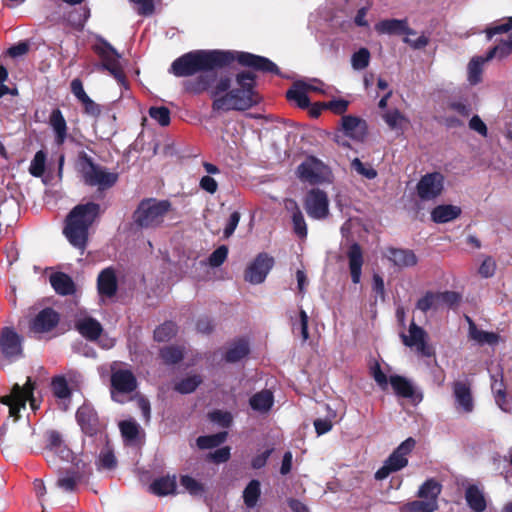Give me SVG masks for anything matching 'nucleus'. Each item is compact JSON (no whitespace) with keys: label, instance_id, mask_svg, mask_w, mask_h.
I'll return each mask as SVG.
<instances>
[{"label":"nucleus","instance_id":"obj_1","mask_svg":"<svg viewBox=\"0 0 512 512\" xmlns=\"http://www.w3.org/2000/svg\"><path fill=\"white\" fill-rule=\"evenodd\" d=\"M234 61L256 71L281 74L279 67L264 56L217 49H199L187 52L172 62L169 72L176 77H189L198 74L195 78L184 81L183 87L186 92L199 95L212 88L218 78L217 69L228 67Z\"/></svg>","mask_w":512,"mask_h":512},{"label":"nucleus","instance_id":"obj_2","mask_svg":"<svg viewBox=\"0 0 512 512\" xmlns=\"http://www.w3.org/2000/svg\"><path fill=\"white\" fill-rule=\"evenodd\" d=\"M235 82L236 86L232 88L230 76L223 75L218 77L212 85L208 93L213 99L212 110L214 112L245 111L258 104L255 74L242 71L236 74Z\"/></svg>","mask_w":512,"mask_h":512},{"label":"nucleus","instance_id":"obj_3","mask_svg":"<svg viewBox=\"0 0 512 512\" xmlns=\"http://www.w3.org/2000/svg\"><path fill=\"white\" fill-rule=\"evenodd\" d=\"M100 205L87 202L75 206L66 218L63 233L69 243L80 250H84L88 240V231L100 214Z\"/></svg>","mask_w":512,"mask_h":512},{"label":"nucleus","instance_id":"obj_4","mask_svg":"<svg viewBox=\"0 0 512 512\" xmlns=\"http://www.w3.org/2000/svg\"><path fill=\"white\" fill-rule=\"evenodd\" d=\"M170 207L171 203L168 200L143 199L134 211V223L140 228H156L164 221Z\"/></svg>","mask_w":512,"mask_h":512},{"label":"nucleus","instance_id":"obj_5","mask_svg":"<svg viewBox=\"0 0 512 512\" xmlns=\"http://www.w3.org/2000/svg\"><path fill=\"white\" fill-rule=\"evenodd\" d=\"M78 163L83 180L89 186H97L100 190H104L114 186L118 180L117 173L108 172L102 166L95 164L84 151L79 153Z\"/></svg>","mask_w":512,"mask_h":512},{"label":"nucleus","instance_id":"obj_6","mask_svg":"<svg viewBox=\"0 0 512 512\" xmlns=\"http://www.w3.org/2000/svg\"><path fill=\"white\" fill-rule=\"evenodd\" d=\"M34 388L31 378L28 377L24 386L15 384L9 396L1 397L0 401L2 404L9 407V415L11 417H14L15 419L20 417L19 413L21 409L26 407V401L30 402V406L33 410L38 408L33 394Z\"/></svg>","mask_w":512,"mask_h":512},{"label":"nucleus","instance_id":"obj_7","mask_svg":"<svg viewBox=\"0 0 512 512\" xmlns=\"http://www.w3.org/2000/svg\"><path fill=\"white\" fill-rule=\"evenodd\" d=\"M416 445L414 438L409 437L404 440L384 461L382 467H380L375 473V479L384 480L391 473L397 472L408 465L407 455L412 452Z\"/></svg>","mask_w":512,"mask_h":512},{"label":"nucleus","instance_id":"obj_8","mask_svg":"<svg viewBox=\"0 0 512 512\" xmlns=\"http://www.w3.org/2000/svg\"><path fill=\"white\" fill-rule=\"evenodd\" d=\"M91 474L90 462L78 459L71 467L59 470L56 486L65 492H74L77 485L87 480Z\"/></svg>","mask_w":512,"mask_h":512},{"label":"nucleus","instance_id":"obj_9","mask_svg":"<svg viewBox=\"0 0 512 512\" xmlns=\"http://www.w3.org/2000/svg\"><path fill=\"white\" fill-rule=\"evenodd\" d=\"M296 174L302 182L316 185L329 181L331 170L316 157L309 156L297 167Z\"/></svg>","mask_w":512,"mask_h":512},{"label":"nucleus","instance_id":"obj_10","mask_svg":"<svg viewBox=\"0 0 512 512\" xmlns=\"http://www.w3.org/2000/svg\"><path fill=\"white\" fill-rule=\"evenodd\" d=\"M111 398L117 403H124L126 395L137 388V379L129 369L111 370Z\"/></svg>","mask_w":512,"mask_h":512},{"label":"nucleus","instance_id":"obj_11","mask_svg":"<svg viewBox=\"0 0 512 512\" xmlns=\"http://www.w3.org/2000/svg\"><path fill=\"white\" fill-rule=\"evenodd\" d=\"M23 337L13 327L0 331V351L4 359L15 362L23 357Z\"/></svg>","mask_w":512,"mask_h":512},{"label":"nucleus","instance_id":"obj_12","mask_svg":"<svg viewBox=\"0 0 512 512\" xmlns=\"http://www.w3.org/2000/svg\"><path fill=\"white\" fill-rule=\"evenodd\" d=\"M304 208L307 215L314 220H324L329 216V199L325 191L313 188L304 198Z\"/></svg>","mask_w":512,"mask_h":512},{"label":"nucleus","instance_id":"obj_13","mask_svg":"<svg viewBox=\"0 0 512 512\" xmlns=\"http://www.w3.org/2000/svg\"><path fill=\"white\" fill-rule=\"evenodd\" d=\"M444 176L440 172L423 175L417 183L416 191L422 201H431L439 197L444 190Z\"/></svg>","mask_w":512,"mask_h":512},{"label":"nucleus","instance_id":"obj_14","mask_svg":"<svg viewBox=\"0 0 512 512\" xmlns=\"http://www.w3.org/2000/svg\"><path fill=\"white\" fill-rule=\"evenodd\" d=\"M274 266V258L267 253H259L245 270L244 279L253 284H261Z\"/></svg>","mask_w":512,"mask_h":512},{"label":"nucleus","instance_id":"obj_15","mask_svg":"<svg viewBox=\"0 0 512 512\" xmlns=\"http://www.w3.org/2000/svg\"><path fill=\"white\" fill-rule=\"evenodd\" d=\"M76 421L81 431L89 437L97 435L102 429L98 414L90 404L84 403L77 409Z\"/></svg>","mask_w":512,"mask_h":512},{"label":"nucleus","instance_id":"obj_16","mask_svg":"<svg viewBox=\"0 0 512 512\" xmlns=\"http://www.w3.org/2000/svg\"><path fill=\"white\" fill-rule=\"evenodd\" d=\"M400 336L405 346L414 347L424 357L432 356V350L426 342L427 333L422 327L412 322L409 326V335L402 333Z\"/></svg>","mask_w":512,"mask_h":512},{"label":"nucleus","instance_id":"obj_17","mask_svg":"<svg viewBox=\"0 0 512 512\" xmlns=\"http://www.w3.org/2000/svg\"><path fill=\"white\" fill-rule=\"evenodd\" d=\"M452 391L457 411L471 413L474 410V399L470 384L462 380L454 381Z\"/></svg>","mask_w":512,"mask_h":512},{"label":"nucleus","instance_id":"obj_18","mask_svg":"<svg viewBox=\"0 0 512 512\" xmlns=\"http://www.w3.org/2000/svg\"><path fill=\"white\" fill-rule=\"evenodd\" d=\"M341 127L345 136L358 142H363L367 136V122L353 115H345L341 118Z\"/></svg>","mask_w":512,"mask_h":512},{"label":"nucleus","instance_id":"obj_19","mask_svg":"<svg viewBox=\"0 0 512 512\" xmlns=\"http://www.w3.org/2000/svg\"><path fill=\"white\" fill-rule=\"evenodd\" d=\"M102 63L100 68L107 70L119 83L125 82V76L119 63L120 55L110 45L107 44V49L100 52Z\"/></svg>","mask_w":512,"mask_h":512},{"label":"nucleus","instance_id":"obj_20","mask_svg":"<svg viewBox=\"0 0 512 512\" xmlns=\"http://www.w3.org/2000/svg\"><path fill=\"white\" fill-rule=\"evenodd\" d=\"M384 257L399 269L410 268L418 263V258L411 249L388 247Z\"/></svg>","mask_w":512,"mask_h":512},{"label":"nucleus","instance_id":"obj_21","mask_svg":"<svg viewBox=\"0 0 512 512\" xmlns=\"http://www.w3.org/2000/svg\"><path fill=\"white\" fill-rule=\"evenodd\" d=\"M48 124L54 133V143L57 146H62L71 136L68 135L67 122L59 108L51 111L48 119Z\"/></svg>","mask_w":512,"mask_h":512},{"label":"nucleus","instance_id":"obj_22","mask_svg":"<svg viewBox=\"0 0 512 512\" xmlns=\"http://www.w3.org/2000/svg\"><path fill=\"white\" fill-rule=\"evenodd\" d=\"M375 29L378 33L387 35L416 34V31L409 27L407 19H384L375 25Z\"/></svg>","mask_w":512,"mask_h":512},{"label":"nucleus","instance_id":"obj_23","mask_svg":"<svg viewBox=\"0 0 512 512\" xmlns=\"http://www.w3.org/2000/svg\"><path fill=\"white\" fill-rule=\"evenodd\" d=\"M59 322V315L52 308L41 310L31 322V330L36 333L51 331Z\"/></svg>","mask_w":512,"mask_h":512},{"label":"nucleus","instance_id":"obj_24","mask_svg":"<svg viewBox=\"0 0 512 512\" xmlns=\"http://www.w3.org/2000/svg\"><path fill=\"white\" fill-rule=\"evenodd\" d=\"M347 258L352 282L358 284L361 280L362 266L364 263L363 252L358 243L354 242L349 246Z\"/></svg>","mask_w":512,"mask_h":512},{"label":"nucleus","instance_id":"obj_25","mask_svg":"<svg viewBox=\"0 0 512 512\" xmlns=\"http://www.w3.org/2000/svg\"><path fill=\"white\" fill-rule=\"evenodd\" d=\"M98 292L108 298L113 297L117 292V278L113 268L103 269L97 278Z\"/></svg>","mask_w":512,"mask_h":512},{"label":"nucleus","instance_id":"obj_26","mask_svg":"<svg viewBox=\"0 0 512 512\" xmlns=\"http://www.w3.org/2000/svg\"><path fill=\"white\" fill-rule=\"evenodd\" d=\"M78 332L90 341L97 340L103 332L101 323L93 317L80 318L75 323Z\"/></svg>","mask_w":512,"mask_h":512},{"label":"nucleus","instance_id":"obj_27","mask_svg":"<svg viewBox=\"0 0 512 512\" xmlns=\"http://www.w3.org/2000/svg\"><path fill=\"white\" fill-rule=\"evenodd\" d=\"M49 282L58 295H73L76 291L73 279L64 272L52 273L49 277Z\"/></svg>","mask_w":512,"mask_h":512},{"label":"nucleus","instance_id":"obj_28","mask_svg":"<svg viewBox=\"0 0 512 512\" xmlns=\"http://www.w3.org/2000/svg\"><path fill=\"white\" fill-rule=\"evenodd\" d=\"M176 477L162 476L155 479L149 486V491L157 496H167L176 494Z\"/></svg>","mask_w":512,"mask_h":512},{"label":"nucleus","instance_id":"obj_29","mask_svg":"<svg viewBox=\"0 0 512 512\" xmlns=\"http://www.w3.org/2000/svg\"><path fill=\"white\" fill-rule=\"evenodd\" d=\"M274 404V395L270 390L264 389L249 399V405L252 410L259 413H267L271 410Z\"/></svg>","mask_w":512,"mask_h":512},{"label":"nucleus","instance_id":"obj_30","mask_svg":"<svg viewBox=\"0 0 512 512\" xmlns=\"http://www.w3.org/2000/svg\"><path fill=\"white\" fill-rule=\"evenodd\" d=\"M461 214V208L459 206L444 204L438 205L431 211V219L435 223H447L456 218Z\"/></svg>","mask_w":512,"mask_h":512},{"label":"nucleus","instance_id":"obj_31","mask_svg":"<svg viewBox=\"0 0 512 512\" xmlns=\"http://www.w3.org/2000/svg\"><path fill=\"white\" fill-rule=\"evenodd\" d=\"M491 380V390L494 394L496 404L502 411L509 412L510 406L506 399V390L502 373L491 375Z\"/></svg>","mask_w":512,"mask_h":512},{"label":"nucleus","instance_id":"obj_32","mask_svg":"<svg viewBox=\"0 0 512 512\" xmlns=\"http://www.w3.org/2000/svg\"><path fill=\"white\" fill-rule=\"evenodd\" d=\"M465 500L468 507L475 512H483L486 509V500L483 491L477 485H468L465 491Z\"/></svg>","mask_w":512,"mask_h":512},{"label":"nucleus","instance_id":"obj_33","mask_svg":"<svg viewBox=\"0 0 512 512\" xmlns=\"http://www.w3.org/2000/svg\"><path fill=\"white\" fill-rule=\"evenodd\" d=\"M389 383L398 397L413 399L415 389L413 383L407 378L400 375H391Z\"/></svg>","mask_w":512,"mask_h":512},{"label":"nucleus","instance_id":"obj_34","mask_svg":"<svg viewBox=\"0 0 512 512\" xmlns=\"http://www.w3.org/2000/svg\"><path fill=\"white\" fill-rule=\"evenodd\" d=\"M249 353V342L244 338H240L229 346L225 353L224 359L228 363H236L245 358Z\"/></svg>","mask_w":512,"mask_h":512},{"label":"nucleus","instance_id":"obj_35","mask_svg":"<svg viewBox=\"0 0 512 512\" xmlns=\"http://www.w3.org/2000/svg\"><path fill=\"white\" fill-rule=\"evenodd\" d=\"M307 83L296 81L292 87L286 92V97L290 101H294L299 108L305 109L310 105L309 97L306 91Z\"/></svg>","mask_w":512,"mask_h":512},{"label":"nucleus","instance_id":"obj_36","mask_svg":"<svg viewBox=\"0 0 512 512\" xmlns=\"http://www.w3.org/2000/svg\"><path fill=\"white\" fill-rule=\"evenodd\" d=\"M289 204L291 207L287 206V209L291 211L293 231L299 238H306L307 225L304 215L295 201L291 200Z\"/></svg>","mask_w":512,"mask_h":512},{"label":"nucleus","instance_id":"obj_37","mask_svg":"<svg viewBox=\"0 0 512 512\" xmlns=\"http://www.w3.org/2000/svg\"><path fill=\"white\" fill-rule=\"evenodd\" d=\"M466 319L469 324V337L472 340L476 341L478 344H493L497 342V334L493 332L479 330L474 321L470 317L467 316Z\"/></svg>","mask_w":512,"mask_h":512},{"label":"nucleus","instance_id":"obj_38","mask_svg":"<svg viewBox=\"0 0 512 512\" xmlns=\"http://www.w3.org/2000/svg\"><path fill=\"white\" fill-rule=\"evenodd\" d=\"M260 482L257 479L251 480L243 491V500L247 508H254L261 495Z\"/></svg>","mask_w":512,"mask_h":512},{"label":"nucleus","instance_id":"obj_39","mask_svg":"<svg viewBox=\"0 0 512 512\" xmlns=\"http://www.w3.org/2000/svg\"><path fill=\"white\" fill-rule=\"evenodd\" d=\"M441 490L442 486L438 481L428 479L419 487L417 495L422 499L437 501Z\"/></svg>","mask_w":512,"mask_h":512},{"label":"nucleus","instance_id":"obj_40","mask_svg":"<svg viewBox=\"0 0 512 512\" xmlns=\"http://www.w3.org/2000/svg\"><path fill=\"white\" fill-rule=\"evenodd\" d=\"M489 60L486 59V55L477 56L470 60L468 64V81L470 84L476 85L481 81L483 65Z\"/></svg>","mask_w":512,"mask_h":512},{"label":"nucleus","instance_id":"obj_41","mask_svg":"<svg viewBox=\"0 0 512 512\" xmlns=\"http://www.w3.org/2000/svg\"><path fill=\"white\" fill-rule=\"evenodd\" d=\"M416 308L423 313H427L429 310H439L441 307L438 292L427 291L418 299Z\"/></svg>","mask_w":512,"mask_h":512},{"label":"nucleus","instance_id":"obj_42","mask_svg":"<svg viewBox=\"0 0 512 512\" xmlns=\"http://www.w3.org/2000/svg\"><path fill=\"white\" fill-rule=\"evenodd\" d=\"M512 53V33L508 35L506 40H502L498 45L492 47L486 53V59H504Z\"/></svg>","mask_w":512,"mask_h":512},{"label":"nucleus","instance_id":"obj_43","mask_svg":"<svg viewBox=\"0 0 512 512\" xmlns=\"http://www.w3.org/2000/svg\"><path fill=\"white\" fill-rule=\"evenodd\" d=\"M202 383L199 375H192L181 379L174 385V390L180 394H190L194 392Z\"/></svg>","mask_w":512,"mask_h":512},{"label":"nucleus","instance_id":"obj_44","mask_svg":"<svg viewBox=\"0 0 512 512\" xmlns=\"http://www.w3.org/2000/svg\"><path fill=\"white\" fill-rule=\"evenodd\" d=\"M177 333V325L172 321H166L154 330V340L167 342Z\"/></svg>","mask_w":512,"mask_h":512},{"label":"nucleus","instance_id":"obj_45","mask_svg":"<svg viewBox=\"0 0 512 512\" xmlns=\"http://www.w3.org/2000/svg\"><path fill=\"white\" fill-rule=\"evenodd\" d=\"M52 391L55 397L59 399H69L71 397V389L64 376H55L51 381Z\"/></svg>","mask_w":512,"mask_h":512},{"label":"nucleus","instance_id":"obj_46","mask_svg":"<svg viewBox=\"0 0 512 512\" xmlns=\"http://www.w3.org/2000/svg\"><path fill=\"white\" fill-rule=\"evenodd\" d=\"M89 16L90 10L87 7H80L68 13L67 21L74 28L82 29Z\"/></svg>","mask_w":512,"mask_h":512},{"label":"nucleus","instance_id":"obj_47","mask_svg":"<svg viewBox=\"0 0 512 512\" xmlns=\"http://www.w3.org/2000/svg\"><path fill=\"white\" fill-rule=\"evenodd\" d=\"M181 486L192 496H201L205 493L204 485L192 476L183 475L180 477Z\"/></svg>","mask_w":512,"mask_h":512},{"label":"nucleus","instance_id":"obj_48","mask_svg":"<svg viewBox=\"0 0 512 512\" xmlns=\"http://www.w3.org/2000/svg\"><path fill=\"white\" fill-rule=\"evenodd\" d=\"M227 437V432H219L217 434L200 436L197 438V445L201 449H210L221 445Z\"/></svg>","mask_w":512,"mask_h":512},{"label":"nucleus","instance_id":"obj_49","mask_svg":"<svg viewBox=\"0 0 512 512\" xmlns=\"http://www.w3.org/2000/svg\"><path fill=\"white\" fill-rule=\"evenodd\" d=\"M382 117L391 130H401L403 123L407 122L405 116L398 109L389 110Z\"/></svg>","mask_w":512,"mask_h":512},{"label":"nucleus","instance_id":"obj_50","mask_svg":"<svg viewBox=\"0 0 512 512\" xmlns=\"http://www.w3.org/2000/svg\"><path fill=\"white\" fill-rule=\"evenodd\" d=\"M46 153L39 150L35 153L29 167V173L34 177H41L45 171Z\"/></svg>","mask_w":512,"mask_h":512},{"label":"nucleus","instance_id":"obj_51","mask_svg":"<svg viewBox=\"0 0 512 512\" xmlns=\"http://www.w3.org/2000/svg\"><path fill=\"white\" fill-rule=\"evenodd\" d=\"M406 507L409 512H434L438 509V503L434 500H414Z\"/></svg>","mask_w":512,"mask_h":512},{"label":"nucleus","instance_id":"obj_52","mask_svg":"<svg viewBox=\"0 0 512 512\" xmlns=\"http://www.w3.org/2000/svg\"><path fill=\"white\" fill-rule=\"evenodd\" d=\"M160 356L166 364H177L182 361L183 351L175 346H167L160 350Z\"/></svg>","mask_w":512,"mask_h":512},{"label":"nucleus","instance_id":"obj_53","mask_svg":"<svg viewBox=\"0 0 512 512\" xmlns=\"http://www.w3.org/2000/svg\"><path fill=\"white\" fill-rule=\"evenodd\" d=\"M370 62V52L367 48H360L358 51L354 52L351 57V65L354 70H363L365 69Z\"/></svg>","mask_w":512,"mask_h":512},{"label":"nucleus","instance_id":"obj_54","mask_svg":"<svg viewBox=\"0 0 512 512\" xmlns=\"http://www.w3.org/2000/svg\"><path fill=\"white\" fill-rule=\"evenodd\" d=\"M121 434L125 440L135 441L138 437L139 426L134 420H124L119 423Z\"/></svg>","mask_w":512,"mask_h":512},{"label":"nucleus","instance_id":"obj_55","mask_svg":"<svg viewBox=\"0 0 512 512\" xmlns=\"http://www.w3.org/2000/svg\"><path fill=\"white\" fill-rule=\"evenodd\" d=\"M351 168L366 179L372 180L377 177V171L370 164L363 163L359 158L352 160Z\"/></svg>","mask_w":512,"mask_h":512},{"label":"nucleus","instance_id":"obj_56","mask_svg":"<svg viewBox=\"0 0 512 512\" xmlns=\"http://www.w3.org/2000/svg\"><path fill=\"white\" fill-rule=\"evenodd\" d=\"M149 116L158 122L161 126H167L170 123V111L167 107H150Z\"/></svg>","mask_w":512,"mask_h":512},{"label":"nucleus","instance_id":"obj_57","mask_svg":"<svg viewBox=\"0 0 512 512\" xmlns=\"http://www.w3.org/2000/svg\"><path fill=\"white\" fill-rule=\"evenodd\" d=\"M512 29V16L504 19L502 23L495 24L492 27L486 28L485 33L488 40H491L494 35L508 33Z\"/></svg>","mask_w":512,"mask_h":512},{"label":"nucleus","instance_id":"obj_58","mask_svg":"<svg viewBox=\"0 0 512 512\" xmlns=\"http://www.w3.org/2000/svg\"><path fill=\"white\" fill-rule=\"evenodd\" d=\"M116 464L115 455L110 449L106 448L100 452L97 462L99 468L111 470L116 467Z\"/></svg>","mask_w":512,"mask_h":512},{"label":"nucleus","instance_id":"obj_59","mask_svg":"<svg viewBox=\"0 0 512 512\" xmlns=\"http://www.w3.org/2000/svg\"><path fill=\"white\" fill-rule=\"evenodd\" d=\"M228 256V248L225 245H221L216 248L209 256L208 263L211 267H219L224 263Z\"/></svg>","mask_w":512,"mask_h":512},{"label":"nucleus","instance_id":"obj_60","mask_svg":"<svg viewBox=\"0 0 512 512\" xmlns=\"http://www.w3.org/2000/svg\"><path fill=\"white\" fill-rule=\"evenodd\" d=\"M371 376L377 383V385L382 389L386 390L388 388L389 380L386 374L382 371L381 366L378 362H375L373 366L370 368Z\"/></svg>","mask_w":512,"mask_h":512},{"label":"nucleus","instance_id":"obj_61","mask_svg":"<svg viewBox=\"0 0 512 512\" xmlns=\"http://www.w3.org/2000/svg\"><path fill=\"white\" fill-rule=\"evenodd\" d=\"M210 419L223 428H228L232 424L233 418L230 412L216 410L210 413Z\"/></svg>","mask_w":512,"mask_h":512},{"label":"nucleus","instance_id":"obj_62","mask_svg":"<svg viewBox=\"0 0 512 512\" xmlns=\"http://www.w3.org/2000/svg\"><path fill=\"white\" fill-rule=\"evenodd\" d=\"M438 296L440 300V307H453L457 305L461 299L459 293L455 291L438 292Z\"/></svg>","mask_w":512,"mask_h":512},{"label":"nucleus","instance_id":"obj_63","mask_svg":"<svg viewBox=\"0 0 512 512\" xmlns=\"http://www.w3.org/2000/svg\"><path fill=\"white\" fill-rule=\"evenodd\" d=\"M64 443L61 434L56 430L47 432L46 449L49 453L62 446Z\"/></svg>","mask_w":512,"mask_h":512},{"label":"nucleus","instance_id":"obj_64","mask_svg":"<svg viewBox=\"0 0 512 512\" xmlns=\"http://www.w3.org/2000/svg\"><path fill=\"white\" fill-rule=\"evenodd\" d=\"M349 102L344 99H333L323 105L324 108L331 110L335 114H343L348 109Z\"/></svg>","mask_w":512,"mask_h":512}]
</instances>
